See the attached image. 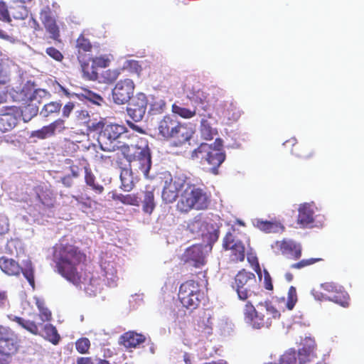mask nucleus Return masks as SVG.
Returning a JSON list of instances; mask_svg holds the SVG:
<instances>
[{
  "label": "nucleus",
  "instance_id": "obj_27",
  "mask_svg": "<svg viewBox=\"0 0 364 364\" xmlns=\"http://www.w3.org/2000/svg\"><path fill=\"white\" fill-rule=\"evenodd\" d=\"M18 112V119L22 117L24 122H28L38 113V107L36 102H31L23 108L16 107V110Z\"/></svg>",
  "mask_w": 364,
  "mask_h": 364
},
{
  "label": "nucleus",
  "instance_id": "obj_21",
  "mask_svg": "<svg viewBox=\"0 0 364 364\" xmlns=\"http://www.w3.org/2000/svg\"><path fill=\"white\" fill-rule=\"evenodd\" d=\"M60 87L63 93L69 97L75 96L80 100H85V102H90L92 105L98 106H100L105 103V100L100 95L95 93L88 89H82L81 92L78 93H70L65 87L61 85H60Z\"/></svg>",
  "mask_w": 364,
  "mask_h": 364
},
{
  "label": "nucleus",
  "instance_id": "obj_35",
  "mask_svg": "<svg viewBox=\"0 0 364 364\" xmlns=\"http://www.w3.org/2000/svg\"><path fill=\"white\" fill-rule=\"evenodd\" d=\"M223 114L228 120L237 121L241 116V111L235 103L227 102L225 104Z\"/></svg>",
  "mask_w": 364,
  "mask_h": 364
},
{
  "label": "nucleus",
  "instance_id": "obj_47",
  "mask_svg": "<svg viewBox=\"0 0 364 364\" xmlns=\"http://www.w3.org/2000/svg\"><path fill=\"white\" fill-rule=\"evenodd\" d=\"M90 346V342L87 338H81L75 343L77 350L82 354L86 353Z\"/></svg>",
  "mask_w": 364,
  "mask_h": 364
},
{
  "label": "nucleus",
  "instance_id": "obj_60",
  "mask_svg": "<svg viewBox=\"0 0 364 364\" xmlns=\"http://www.w3.org/2000/svg\"><path fill=\"white\" fill-rule=\"evenodd\" d=\"M70 176L73 178H77L80 176V168L77 166H71L70 167Z\"/></svg>",
  "mask_w": 364,
  "mask_h": 364
},
{
  "label": "nucleus",
  "instance_id": "obj_53",
  "mask_svg": "<svg viewBox=\"0 0 364 364\" xmlns=\"http://www.w3.org/2000/svg\"><path fill=\"white\" fill-rule=\"evenodd\" d=\"M46 53L52 58L57 61H61L63 58V54L55 48L49 47L46 48Z\"/></svg>",
  "mask_w": 364,
  "mask_h": 364
},
{
  "label": "nucleus",
  "instance_id": "obj_5",
  "mask_svg": "<svg viewBox=\"0 0 364 364\" xmlns=\"http://www.w3.org/2000/svg\"><path fill=\"white\" fill-rule=\"evenodd\" d=\"M189 184L186 185L177 203V209L181 212H188L191 209L203 210L208 205V198L206 192L191 182L189 177Z\"/></svg>",
  "mask_w": 364,
  "mask_h": 364
},
{
  "label": "nucleus",
  "instance_id": "obj_54",
  "mask_svg": "<svg viewBox=\"0 0 364 364\" xmlns=\"http://www.w3.org/2000/svg\"><path fill=\"white\" fill-rule=\"evenodd\" d=\"M9 230V223L8 218L4 215L0 214V235H4Z\"/></svg>",
  "mask_w": 364,
  "mask_h": 364
},
{
  "label": "nucleus",
  "instance_id": "obj_25",
  "mask_svg": "<svg viewBox=\"0 0 364 364\" xmlns=\"http://www.w3.org/2000/svg\"><path fill=\"white\" fill-rule=\"evenodd\" d=\"M146 340L143 334L134 331H128L119 338V343L123 344L126 348H136Z\"/></svg>",
  "mask_w": 364,
  "mask_h": 364
},
{
  "label": "nucleus",
  "instance_id": "obj_34",
  "mask_svg": "<svg viewBox=\"0 0 364 364\" xmlns=\"http://www.w3.org/2000/svg\"><path fill=\"white\" fill-rule=\"evenodd\" d=\"M85 182L93 191L97 194H100L104 191V187L95 182V176L92 172V170L85 166Z\"/></svg>",
  "mask_w": 364,
  "mask_h": 364
},
{
  "label": "nucleus",
  "instance_id": "obj_6",
  "mask_svg": "<svg viewBox=\"0 0 364 364\" xmlns=\"http://www.w3.org/2000/svg\"><path fill=\"white\" fill-rule=\"evenodd\" d=\"M222 146L223 140L219 138L215 139L213 145L202 143L193 151L191 156L193 159L205 161L211 166L210 171L216 175L218 173L219 166L224 162L226 157L225 151L220 149Z\"/></svg>",
  "mask_w": 364,
  "mask_h": 364
},
{
  "label": "nucleus",
  "instance_id": "obj_31",
  "mask_svg": "<svg viewBox=\"0 0 364 364\" xmlns=\"http://www.w3.org/2000/svg\"><path fill=\"white\" fill-rule=\"evenodd\" d=\"M41 333L39 335L45 337L47 340L50 341L53 344L56 345L60 340V336L55 326L51 324H43V328H40Z\"/></svg>",
  "mask_w": 364,
  "mask_h": 364
},
{
  "label": "nucleus",
  "instance_id": "obj_49",
  "mask_svg": "<svg viewBox=\"0 0 364 364\" xmlns=\"http://www.w3.org/2000/svg\"><path fill=\"white\" fill-rule=\"evenodd\" d=\"M296 148L292 149L291 154L303 159H311L314 154V151L311 149L309 150L307 152L304 151V149H305V147L301 148L300 150H299V151H296Z\"/></svg>",
  "mask_w": 364,
  "mask_h": 364
},
{
  "label": "nucleus",
  "instance_id": "obj_13",
  "mask_svg": "<svg viewBox=\"0 0 364 364\" xmlns=\"http://www.w3.org/2000/svg\"><path fill=\"white\" fill-rule=\"evenodd\" d=\"M203 297L198 284L193 280L183 283L179 288L178 299L185 308L190 310L196 309Z\"/></svg>",
  "mask_w": 364,
  "mask_h": 364
},
{
  "label": "nucleus",
  "instance_id": "obj_10",
  "mask_svg": "<svg viewBox=\"0 0 364 364\" xmlns=\"http://www.w3.org/2000/svg\"><path fill=\"white\" fill-rule=\"evenodd\" d=\"M127 132V128L123 125L106 123L97 137L101 150L112 152L119 149L121 147L119 145V140L124 137Z\"/></svg>",
  "mask_w": 364,
  "mask_h": 364
},
{
  "label": "nucleus",
  "instance_id": "obj_38",
  "mask_svg": "<svg viewBox=\"0 0 364 364\" xmlns=\"http://www.w3.org/2000/svg\"><path fill=\"white\" fill-rule=\"evenodd\" d=\"M62 105L58 102H50L46 104L39 114L43 118H47L53 114L58 113L60 110Z\"/></svg>",
  "mask_w": 364,
  "mask_h": 364
},
{
  "label": "nucleus",
  "instance_id": "obj_42",
  "mask_svg": "<svg viewBox=\"0 0 364 364\" xmlns=\"http://www.w3.org/2000/svg\"><path fill=\"white\" fill-rule=\"evenodd\" d=\"M47 95V92L43 89H36L28 94H25L28 100L31 102L40 103V100Z\"/></svg>",
  "mask_w": 364,
  "mask_h": 364
},
{
  "label": "nucleus",
  "instance_id": "obj_11",
  "mask_svg": "<svg viewBox=\"0 0 364 364\" xmlns=\"http://www.w3.org/2000/svg\"><path fill=\"white\" fill-rule=\"evenodd\" d=\"M0 268L5 274L10 276H17L21 272L28 284L33 289L34 288V267L30 259H23L21 264H19L13 259L1 257L0 258Z\"/></svg>",
  "mask_w": 364,
  "mask_h": 364
},
{
  "label": "nucleus",
  "instance_id": "obj_56",
  "mask_svg": "<svg viewBox=\"0 0 364 364\" xmlns=\"http://www.w3.org/2000/svg\"><path fill=\"white\" fill-rule=\"evenodd\" d=\"M264 282L265 289L267 290L273 289V284L270 274L267 269H264Z\"/></svg>",
  "mask_w": 364,
  "mask_h": 364
},
{
  "label": "nucleus",
  "instance_id": "obj_19",
  "mask_svg": "<svg viewBox=\"0 0 364 364\" xmlns=\"http://www.w3.org/2000/svg\"><path fill=\"white\" fill-rule=\"evenodd\" d=\"M16 106L6 107L3 113L0 114V133H4L13 129L18 120V112Z\"/></svg>",
  "mask_w": 364,
  "mask_h": 364
},
{
  "label": "nucleus",
  "instance_id": "obj_51",
  "mask_svg": "<svg viewBox=\"0 0 364 364\" xmlns=\"http://www.w3.org/2000/svg\"><path fill=\"white\" fill-rule=\"evenodd\" d=\"M318 260H319V259H314V258H311V259H302V260L299 261V262L292 264L291 265V268L302 269L305 267H307L309 265L314 264L315 262H316Z\"/></svg>",
  "mask_w": 364,
  "mask_h": 364
},
{
  "label": "nucleus",
  "instance_id": "obj_61",
  "mask_svg": "<svg viewBox=\"0 0 364 364\" xmlns=\"http://www.w3.org/2000/svg\"><path fill=\"white\" fill-rule=\"evenodd\" d=\"M127 65L130 68L131 70L138 72L140 66L139 65V63L137 61L135 60H127L126 62Z\"/></svg>",
  "mask_w": 364,
  "mask_h": 364
},
{
  "label": "nucleus",
  "instance_id": "obj_2",
  "mask_svg": "<svg viewBox=\"0 0 364 364\" xmlns=\"http://www.w3.org/2000/svg\"><path fill=\"white\" fill-rule=\"evenodd\" d=\"M245 323L254 329L269 328L273 318H279L280 313L272 302L265 301L253 306L247 302L243 310Z\"/></svg>",
  "mask_w": 364,
  "mask_h": 364
},
{
  "label": "nucleus",
  "instance_id": "obj_22",
  "mask_svg": "<svg viewBox=\"0 0 364 364\" xmlns=\"http://www.w3.org/2000/svg\"><path fill=\"white\" fill-rule=\"evenodd\" d=\"M316 209L314 202L300 204L298 209V223L303 227H309L315 221L314 215Z\"/></svg>",
  "mask_w": 364,
  "mask_h": 364
},
{
  "label": "nucleus",
  "instance_id": "obj_43",
  "mask_svg": "<svg viewBox=\"0 0 364 364\" xmlns=\"http://www.w3.org/2000/svg\"><path fill=\"white\" fill-rule=\"evenodd\" d=\"M114 198L119 200L120 202H122L124 204L133 205H138V199L134 195H131V194L123 195L122 193H119V194H115Z\"/></svg>",
  "mask_w": 364,
  "mask_h": 364
},
{
  "label": "nucleus",
  "instance_id": "obj_7",
  "mask_svg": "<svg viewBox=\"0 0 364 364\" xmlns=\"http://www.w3.org/2000/svg\"><path fill=\"white\" fill-rule=\"evenodd\" d=\"M130 168L137 172H141L147 179H153L155 176L151 172L152 166V156L149 145H137L132 154L126 156Z\"/></svg>",
  "mask_w": 364,
  "mask_h": 364
},
{
  "label": "nucleus",
  "instance_id": "obj_18",
  "mask_svg": "<svg viewBox=\"0 0 364 364\" xmlns=\"http://www.w3.org/2000/svg\"><path fill=\"white\" fill-rule=\"evenodd\" d=\"M183 259L196 268H200L205 264V253L202 245H193L188 247L184 254Z\"/></svg>",
  "mask_w": 364,
  "mask_h": 364
},
{
  "label": "nucleus",
  "instance_id": "obj_63",
  "mask_svg": "<svg viewBox=\"0 0 364 364\" xmlns=\"http://www.w3.org/2000/svg\"><path fill=\"white\" fill-rule=\"evenodd\" d=\"M77 364H93L91 358H78L77 360Z\"/></svg>",
  "mask_w": 364,
  "mask_h": 364
},
{
  "label": "nucleus",
  "instance_id": "obj_37",
  "mask_svg": "<svg viewBox=\"0 0 364 364\" xmlns=\"http://www.w3.org/2000/svg\"><path fill=\"white\" fill-rule=\"evenodd\" d=\"M142 209L146 213L151 214L155 208L154 195L153 191H146L141 200Z\"/></svg>",
  "mask_w": 364,
  "mask_h": 364
},
{
  "label": "nucleus",
  "instance_id": "obj_3",
  "mask_svg": "<svg viewBox=\"0 0 364 364\" xmlns=\"http://www.w3.org/2000/svg\"><path fill=\"white\" fill-rule=\"evenodd\" d=\"M222 223L217 216H203L202 214L196 216L188 224V230L193 235L200 237L205 248L210 251L220 235V228Z\"/></svg>",
  "mask_w": 364,
  "mask_h": 364
},
{
  "label": "nucleus",
  "instance_id": "obj_15",
  "mask_svg": "<svg viewBox=\"0 0 364 364\" xmlns=\"http://www.w3.org/2000/svg\"><path fill=\"white\" fill-rule=\"evenodd\" d=\"M11 331L0 326V364H9L11 354L17 350V346L11 338Z\"/></svg>",
  "mask_w": 364,
  "mask_h": 364
},
{
  "label": "nucleus",
  "instance_id": "obj_64",
  "mask_svg": "<svg viewBox=\"0 0 364 364\" xmlns=\"http://www.w3.org/2000/svg\"><path fill=\"white\" fill-rule=\"evenodd\" d=\"M254 262H255L254 269L257 272L259 278L261 279H262V271H261V268L259 267V264L258 263L257 257L254 258Z\"/></svg>",
  "mask_w": 364,
  "mask_h": 364
},
{
  "label": "nucleus",
  "instance_id": "obj_46",
  "mask_svg": "<svg viewBox=\"0 0 364 364\" xmlns=\"http://www.w3.org/2000/svg\"><path fill=\"white\" fill-rule=\"evenodd\" d=\"M36 304L39 309V319L41 321V323H43L45 321H49L51 318V312L46 307L43 306V304L37 301Z\"/></svg>",
  "mask_w": 364,
  "mask_h": 364
},
{
  "label": "nucleus",
  "instance_id": "obj_62",
  "mask_svg": "<svg viewBox=\"0 0 364 364\" xmlns=\"http://www.w3.org/2000/svg\"><path fill=\"white\" fill-rule=\"evenodd\" d=\"M312 294L314 296V298L317 300H322V299L328 300V296H326V294H323L321 292H318V291L313 290Z\"/></svg>",
  "mask_w": 364,
  "mask_h": 364
},
{
  "label": "nucleus",
  "instance_id": "obj_57",
  "mask_svg": "<svg viewBox=\"0 0 364 364\" xmlns=\"http://www.w3.org/2000/svg\"><path fill=\"white\" fill-rule=\"evenodd\" d=\"M61 183L64 186L70 188L73 185V181L70 174H68L60 178Z\"/></svg>",
  "mask_w": 364,
  "mask_h": 364
},
{
  "label": "nucleus",
  "instance_id": "obj_4",
  "mask_svg": "<svg viewBox=\"0 0 364 364\" xmlns=\"http://www.w3.org/2000/svg\"><path fill=\"white\" fill-rule=\"evenodd\" d=\"M159 134L167 139H172L171 144L181 146L189 141L193 134L191 129L179 122L175 116L166 115L159 122Z\"/></svg>",
  "mask_w": 364,
  "mask_h": 364
},
{
  "label": "nucleus",
  "instance_id": "obj_29",
  "mask_svg": "<svg viewBox=\"0 0 364 364\" xmlns=\"http://www.w3.org/2000/svg\"><path fill=\"white\" fill-rule=\"evenodd\" d=\"M78 60L81 64L82 72L83 77L87 80H95L98 78L97 68L94 65L93 62L82 61L80 56H78Z\"/></svg>",
  "mask_w": 364,
  "mask_h": 364
},
{
  "label": "nucleus",
  "instance_id": "obj_20",
  "mask_svg": "<svg viewBox=\"0 0 364 364\" xmlns=\"http://www.w3.org/2000/svg\"><path fill=\"white\" fill-rule=\"evenodd\" d=\"M40 16L46 31L50 34V38L55 41L58 40L60 36L59 28L50 7L44 6L41 11Z\"/></svg>",
  "mask_w": 364,
  "mask_h": 364
},
{
  "label": "nucleus",
  "instance_id": "obj_39",
  "mask_svg": "<svg viewBox=\"0 0 364 364\" xmlns=\"http://www.w3.org/2000/svg\"><path fill=\"white\" fill-rule=\"evenodd\" d=\"M54 135L49 125L43 127L41 129L33 131L31 133V137H36L39 139H45Z\"/></svg>",
  "mask_w": 364,
  "mask_h": 364
},
{
  "label": "nucleus",
  "instance_id": "obj_30",
  "mask_svg": "<svg viewBox=\"0 0 364 364\" xmlns=\"http://www.w3.org/2000/svg\"><path fill=\"white\" fill-rule=\"evenodd\" d=\"M133 169L131 168H123L120 173V180L122 188L124 191H130L134 186V178L133 176Z\"/></svg>",
  "mask_w": 364,
  "mask_h": 364
},
{
  "label": "nucleus",
  "instance_id": "obj_52",
  "mask_svg": "<svg viewBox=\"0 0 364 364\" xmlns=\"http://www.w3.org/2000/svg\"><path fill=\"white\" fill-rule=\"evenodd\" d=\"M91 60L93 62L94 65H95L97 68V69L99 68H102L109 66V60L105 56L96 57L94 58H91Z\"/></svg>",
  "mask_w": 364,
  "mask_h": 364
},
{
  "label": "nucleus",
  "instance_id": "obj_8",
  "mask_svg": "<svg viewBox=\"0 0 364 364\" xmlns=\"http://www.w3.org/2000/svg\"><path fill=\"white\" fill-rule=\"evenodd\" d=\"M160 178L163 182L161 198L166 203H172L178 197L180 191L185 188L189 183V177L183 173H178L174 176L168 172L162 173Z\"/></svg>",
  "mask_w": 364,
  "mask_h": 364
},
{
  "label": "nucleus",
  "instance_id": "obj_1",
  "mask_svg": "<svg viewBox=\"0 0 364 364\" xmlns=\"http://www.w3.org/2000/svg\"><path fill=\"white\" fill-rule=\"evenodd\" d=\"M64 242L63 239L53 247V261L56 263L59 273L76 284L80 279L76 266L85 259V256L76 247Z\"/></svg>",
  "mask_w": 364,
  "mask_h": 364
},
{
  "label": "nucleus",
  "instance_id": "obj_48",
  "mask_svg": "<svg viewBox=\"0 0 364 364\" xmlns=\"http://www.w3.org/2000/svg\"><path fill=\"white\" fill-rule=\"evenodd\" d=\"M106 123L103 122L102 120L99 122L89 120L87 122V127L90 132H95L98 134L102 132V129H103Z\"/></svg>",
  "mask_w": 364,
  "mask_h": 364
},
{
  "label": "nucleus",
  "instance_id": "obj_33",
  "mask_svg": "<svg viewBox=\"0 0 364 364\" xmlns=\"http://www.w3.org/2000/svg\"><path fill=\"white\" fill-rule=\"evenodd\" d=\"M105 277L110 287L116 285L117 269L113 262H104L101 265Z\"/></svg>",
  "mask_w": 364,
  "mask_h": 364
},
{
  "label": "nucleus",
  "instance_id": "obj_45",
  "mask_svg": "<svg viewBox=\"0 0 364 364\" xmlns=\"http://www.w3.org/2000/svg\"><path fill=\"white\" fill-rule=\"evenodd\" d=\"M297 301V295L296 288L293 286L290 287L288 291V298L287 302V308L292 310Z\"/></svg>",
  "mask_w": 364,
  "mask_h": 364
},
{
  "label": "nucleus",
  "instance_id": "obj_17",
  "mask_svg": "<svg viewBox=\"0 0 364 364\" xmlns=\"http://www.w3.org/2000/svg\"><path fill=\"white\" fill-rule=\"evenodd\" d=\"M321 287L323 290L333 294L331 296H328V301L343 307L348 306L349 296L342 286L333 282H326L321 284Z\"/></svg>",
  "mask_w": 364,
  "mask_h": 364
},
{
  "label": "nucleus",
  "instance_id": "obj_44",
  "mask_svg": "<svg viewBox=\"0 0 364 364\" xmlns=\"http://www.w3.org/2000/svg\"><path fill=\"white\" fill-rule=\"evenodd\" d=\"M0 20L10 23L11 21V14L10 13V6L8 7L5 2H0Z\"/></svg>",
  "mask_w": 364,
  "mask_h": 364
},
{
  "label": "nucleus",
  "instance_id": "obj_36",
  "mask_svg": "<svg viewBox=\"0 0 364 364\" xmlns=\"http://www.w3.org/2000/svg\"><path fill=\"white\" fill-rule=\"evenodd\" d=\"M148 105L149 108L148 109V114L157 115L163 113L166 108V102L159 98H151L149 100Z\"/></svg>",
  "mask_w": 364,
  "mask_h": 364
},
{
  "label": "nucleus",
  "instance_id": "obj_41",
  "mask_svg": "<svg viewBox=\"0 0 364 364\" xmlns=\"http://www.w3.org/2000/svg\"><path fill=\"white\" fill-rule=\"evenodd\" d=\"M231 250L232 253L235 256V259L240 261H242L245 259V246L240 240H237L236 243H234Z\"/></svg>",
  "mask_w": 364,
  "mask_h": 364
},
{
  "label": "nucleus",
  "instance_id": "obj_23",
  "mask_svg": "<svg viewBox=\"0 0 364 364\" xmlns=\"http://www.w3.org/2000/svg\"><path fill=\"white\" fill-rule=\"evenodd\" d=\"M8 317L11 321L15 322L18 326L32 334L38 335L41 333L40 328H43V323L36 321L28 320L13 314L9 315Z\"/></svg>",
  "mask_w": 364,
  "mask_h": 364
},
{
  "label": "nucleus",
  "instance_id": "obj_12",
  "mask_svg": "<svg viewBox=\"0 0 364 364\" xmlns=\"http://www.w3.org/2000/svg\"><path fill=\"white\" fill-rule=\"evenodd\" d=\"M232 287L237 292L238 299L242 301L255 295L259 289L255 274L245 269L236 274Z\"/></svg>",
  "mask_w": 364,
  "mask_h": 364
},
{
  "label": "nucleus",
  "instance_id": "obj_58",
  "mask_svg": "<svg viewBox=\"0 0 364 364\" xmlns=\"http://www.w3.org/2000/svg\"><path fill=\"white\" fill-rule=\"evenodd\" d=\"M73 107L74 104L73 102L67 103L63 108V116L64 117H68Z\"/></svg>",
  "mask_w": 364,
  "mask_h": 364
},
{
  "label": "nucleus",
  "instance_id": "obj_16",
  "mask_svg": "<svg viewBox=\"0 0 364 364\" xmlns=\"http://www.w3.org/2000/svg\"><path fill=\"white\" fill-rule=\"evenodd\" d=\"M149 100L145 94L137 93L129 102L127 107L128 115L134 121H141L146 114Z\"/></svg>",
  "mask_w": 364,
  "mask_h": 364
},
{
  "label": "nucleus",
  "instance_id": "obj_50",
  "mask_svg": "<svg viewBox=\"0 0 364 364\" xmlns=\"http://www.w3.org/2000/svg\"><path fill=\"white\" fill-rule=\"evenodd\" d=\"M237 240L235 239V237L232 235L231 232H228L223 238V246L225 250H229L230 247H232L233 244L236 243Z\"/></svg>",
  "mask_w": 364,
  "mask_h": 364
},
{
  "label": "nucleus",
  "instance_id": "obj_24",
  "mask_svg": "<svg viewBox=\"0 0 364 364\" xmlns=\"http://www.w3.org/2000/svg\"><path fill=\"white\" fill-rule=\"evenodd\" d=\"M282 255L294 259H299L301 255V245L291 240H284L280 245Z\"/></svg>",
  "mask_w": 364,
  "mask_h": 364
},
{
  "label": "nucleus",
  "instance_id": "obj_14",
  "mask_svg": "<svg viewBox=\"0 0 364 364\" xmlns=\"http://www.w3.org/2000/svg\"><path fill=\"white\" fill-rule=\"evenodd\" d=\"M134 83L131 79H124L117 82L112 90L113 102L117 105H124L134 97Z\"/></svg>",
  "mask_w": 364,
  "mask_h": 364
},
{
  "label": "nucleus",
  "instance_id": "obj_26",
  "mask_svg": "<svg viewBox=\"0 0 364 364\" xmlns=\"http://www.w3.org/2000/svg\"><path fill=\"white\" fill-rule=\"evenodd\" d=\"M205 112H203V115L200 117V134L203 139L211 140L217 134L218 132L216 129L212 127V123L208 120V119L211 118L210 114L208 113L206 114Z\"/></svg>",
  "mask_w": 364,
  "mask_h": 364
},
{
  "label": "nucleus",
  "instance_id": "obj_32",
  "mask_svg": "<svg viewBox=\"0 0 364 364\" xmlns=\"http://www.w3.org/2000/svg\"><path fill=\"white\" fill-rule=\"evenodd\" d=\"M24 3V1H21L10 5V13L14 18L23 20L28 17L29 11Z\"/></svg>",
  "mask_w": 364,
  "mask_h": 364
},
{
  "label": "nucleus",
  "instance_id": "obj_40",
  "mask_svg": "<svg viewBox=\"0 0 364 364\" xmlns=\"http://www.w3.org/2000/svg\"><path fill=\"white\" fill-rule=\"evenodd\" d=\"M76 48L78 49V56L82 58V53L90 51L92 45L88 39L81 35L76 41Z\"/></svg>",
  "mask_w": 364,
  "mask_h": 364
},
{
  "label": "nucleus",
  "instance_id": "obj_9",
  "mask_svg": "<svg viewBox=\"0 0 364 364\" xmlns=\"http://www.w3.org/2000/svg\"><path fill=\"white\" fill-rule=\"evenodd\" d=\"M205 100L203 92L198 91L193 93L191 96H188L191 105L188 102H176L172 105V112L183 119H191L196 114L202 117L203 112H200V109L206 112L207 102Z\"/></svg>",
  "mask_w": 364,
  "mask_h": 364
},
{
  "label": "nucleus",
  "instance_id": "obj_55",
  "mask_svg": "<svg viewBox=\"0 0 364 364\" xmlns=\"http://www.w3.org/2000/svg\"><path fill=\"white\" fill-rule=\"evenodd\" d=\"M48 125L51 128L53 134H55V132L56 130H58V132H61L65 129L64 120L61 119H58Z\"/></svg>",
  "mask_w": 364,
  "mask_h": 364
},
{
  "label": "nucleus",
  "instance_id": "obj_28",
  "mask_svg": "<svg viewBox=\"0 0 364 364\" xmlns=\"http://www.w3.org/2000/svg\"><path fill=\"white\" fill-rule=\"evenodd\" d=\"M253 225L260 230L267 233L277 232L283 228L280 223H273L268 220H263L261 219L254 220Z\"/></svg>",
  "mask_w": 364,
  "mask_h": 364
},
{
  "label": "nucleus",
  "instance_id": "obj_59",
  "mask_svg": "<svg viewBox=\"0 0 364 364\" xmlns=\"http://www.w3.org/2000/svg\"><path fill=\"white\" fill-rule=\"evenodd\" d=\"M127 124L132 129H133L134 131H135L139 134L145 133V131L144 130V129L141 127L136 124L133 122L127 121Z\"/></svg>",
  "mask_w": 364,
  "mask_h": 364
}]
</instances>
